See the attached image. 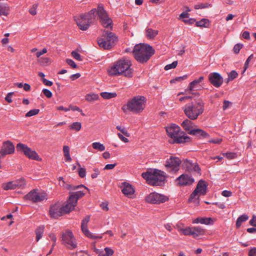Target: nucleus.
<instances>
[{
	"label": "nucleus",
	"mask_w": 256,
	"mask_h": 256,
	"mask_svg": "<svg viewBox=\"0 0 256 256\" xmlns=\"http://www.w3.org/2000/svg\"><path fill=\"white\" fill-rule=\"evenodd\" d=\"M116 128L118 130H120L122 133V134H124L126 137L130 136V134H129V132H128L125 128H122L120 126H116Z\"/></svg>",
	"instance_id": "de8ad7c7"
},
{
	"label": "nucleus",
	"mask_w": 256,
	"mask_h": 256,
	"mask_svg": "<svg viewBox=\"0 0 256 256\" xmlns=\"http://www.w3.org/2000/svg\"><path fill=\"white\" fill-rule=\"evenodd\" d=\"M63 186L66 189L68 190H76V189H78L80 188H82V187H84V188H85L86 189H88L86 187L84 186V185L82 184H80V185H78V186H72V185H70V184H64V183L63 184Z\"/></svg>",
	"instance_id": "a19ab883"
},
{
	"label": "nucleus",
	"mask_w": 256,
	"mask_h": 256,
	"mask_svg": "<svg viewBox=\"0 0 256 256\" xmlns=\"http://www.w3.org/2000/svg\"><path fill=\"white\" fill-rule=\"evenodd\" d=\"M248 219V216L247 214H244L239 216L236 222V227L238 228L242 225L243 222L246 221Z\"/></svg>",
	"instance_id": "c756f323"
},
{
	"label": "nucleus",
	"mask_w": 256,
	"mask_h": 256,
	"mask_svg": "<svg viewBox=\"0 0 256 256\" xmlns=\"http://www.w3.org/2000/svg\"><path fill=\"white\" fill-rule=\"evenodd\" d=\"M222 154L229 160L234 159L237 156L236 154L232 152L223 153Z\"/></svg>",
	"instance_id": "37998d69"
},
{
	"label": "nucleus",
	"mask_w": 256,
	"mask_h": 256,
	"mask_svg": "<svg viewBox=\"0 0 256 256\" xmlns=\"http://www.w3.org/2000/svg\"><path fill=\"white\" fill-rule=\"evenodd\" d=\"M248 256H256V248H252L250 250Z\"/></svg>",
	"instance_id": "0e129e2a"
},
{
	"label": "nucleus",
	"mask_w": 256,
	"mask_h": 256,
	"mask_svg": "<svg viewBox=\"0 0 256 256\" xmlns=\"http://www.w3.org/2000/svg\"><path fill=\"white\" fill-rule=\"evenodd\" d=\"M193 227V238H196L197 237L202 236L205 233V230L202 227L200 226H192Z\"/></svg>",
	"instance_id": "bb28decb"
},
{
	"label": "nucleus",
	"mask_w": 256,
	"mask_h": 256,
	"mask_svg": "<svg viewBox=\"0 0 256 256\" xmlns=\"http://www.w3.org/2000/svg\"><path fill=\"white\" fill-rule=\"evenodd\" d=\"M184 164H185L186 166L189 170H192V168L196 172H200V168L198 165H194L190 160H186L184 162Z\"/></svg>",
	"instance_id": "7c9ffc66"
},
{
	"label": "nucleus",
	"mask_w": 256,
	"mask_h": 256,
	"mask_svg": "<svg viewBox=\"0 0 256 256\" xmlns=\"http://www.w3.org/2000/svg\"><path fill=\"white\" fill-rule=\"evenodd\" d=\"M2 187L6 190L16 189V184L14 181L3 184Z\"/></svg>",
	"instance_id": "2f4dec72"
},
{
	"label": "nucleus",
	"mask_w": 256,
	"mask_h": 256,
	"mask_svg": "<svg viewBox=\"0 0 256 256\" xmlns=\"http://www.w3.org/2000/svg\"><path fill=\"white\" fill-rule=\"evenodd\" d=\"M154 52V50L152 46L148 44H136L132 50L134 58L142 64L147 62Z\"/></svg>",
	"instance_id": "20e7f679"
},
{
	"label": "nucleus",
	"mask_w": 256,
	"mask_h": 256,
	"mask_svg": "<svg viewBox=\"0 0 256 256\" xmlns=\"http://www.w3.org/2000/svg\"><path fill=\"white\" fill-rule=\"evenodd\" d=\"M209 6H210V4H196L194 6V8L196 10L198 9H202V8H208Z\"/></svg>",
	"instance_id": "09e8293b"
},
{
	"label": "nucleus",
	"mask_w": 256,
	"mask_h": 256,
	"mask_svg": "<svg viewBox=\"0 0 256 256\" xmlns=\"http://www.w3.org/2000/svg\"><path fill=\"white\" fill-rule=\"evenodd\" d=\"M14 152V146L9 140L4 142L0 150V154L4 157L6 154H10Z\"/></svg>",
	"instance_id": "f3484780"
},
{
	"label": "nucleus",
	"mask_w": 256,
	"mask_h": 256,
	"mask_svg": "<svg viewBox=\"0 0 256 256\" xmlns=\"http://www.w3.org/2000/svg\"><path fill=\"white\" fill-rule=\"evenodd\" d=\"M168 200L166 196L156 192H152L146 197V202L151 204L164 202Z\"/></svg>",
	"instance_id": "4468645a"
},
{
	"label": "nucleus",
	"mask_w": 256,
	"mask_h": 256,
	"mask_svg": "<svg viewBox=\"0 0 256 256\" xmlns=\"http://www.w3.org/2000/svg\"><path fill=\"white\" fill-rule=\"evenodd\" d=\"M50 214L51 216L54 218H58L62 214H65L62 206L58 204H56L51 206Z\"/></svg>",
	"instance_id": "a211bd4d"
},
{
	"label": "nucleus",
	"mask_w": 256,
	"mask_h": 256,
	"mask_svg": "<svg viewBox=\"0 0 256 256\" xmlns=\"http://www.w3.org/2000/svg\"><path fill=\"white\" fill-rule=\"evenodd\" d=\"M176 180L178 182V184L180 186H185L192 184L194 180L191 176L188 174H182L178 177Z\"/></svg>",
	"instance_id": "6ab92c4d"
},
{
	"label": "nucleus",
	"mask_w": 256,
	"mask_h": 256,
	"mask_svg": "<svg viewBox=\"0 0 256 256\" xmlns=\"http://www.w3.org/2000/svg\"><path fill=\"white\" fill-rule=\"evenodd\" d=\"M14 92H8L5 97V100L8 103H11L12 100V96L14 94Z\"/></svg>",
	"instance_id": "5fc2aeb1"
},
{
	"label": "nucleus",
	"mask_w": 256,
	"mask_h": 256,
	"mask_svg": "<svg viewBox=\"0 0 256 256\" xmlns=\"http://www.w3.org/2000/svg\"><path fill=\"white\" fill-rule=\"evenodd\" d=\"M212 221V218H197L192 220L193 224H210Z\"/></svg>",
	"instance_id": "a878e982"
},
{
	"label": "nucleus",
	"mask_w": 256,
	"mask_h": 256,
	"mask_svg": "<svg viewBox=\"0 0 256 256\" xmlns=\"http://www.w3.org/2000/svg\"><path fill=\"white\" fill-rule=\"evenodd\" d=\"M210 82L216 88H220L223 83V78L216 72H212L208 75Z\"/></svg>",
	"instance_id": "dca6fc26"
},
{
	"label": "nucleus",
	"mask_w": 256,
	"mask_h": 256,
	"mask_svg": "<svg viewBox=\"0 0 256 256\" xmlns=\"http://www.w3.org/2000/svg\"><path fill=\"white\" fill-rule=\"evenodd\" d=\"M14 182H15L16 188H24L26 184V182L23 178H20Z\"/></svg>",
	"instance_id": "58836bf2"
},
{
	"label": "nucleus",
	"mask_w": 256,
	"mask_h": 256,
	"mask_svg": "<svg viewBox=\"0 0 256 256\" xmlns=\"http://www.w3.org/2000/svg\"><path fill=\"white\" fill-rule=\"evenodd\" d=\"M180 231L184 236H193V227H187L184 228H180Z\"/></svg>",
	"instance_id": "c9c22d12"
},
{
	"label": "nucleus",
	"mask_w": 256,
	"mask_h": 256,
	"mask_svg": "<svg viewBox=\"0 0 256 256\" xmlns=\"http://www.w3.org/2000/svg\"><path fill=\"white\" fill-rule=\"evenodd\" d=\"M90 216H88L83 219L82 222L81 228L82 232L88 238L92 239H97L102 238V236H96L88 230L87 228V224L90 220Z\"/></svg>",
	"instance_id": "2eb2a0df"
},
{
	"label": "nucleus",
	"mask_w": 256,
	"mask_h": 256,
	"mask_svg": "<svg viewBox=\"0 0 256 256\" xmlns=\"http://www.w3.org/2000/svg\"><path fill=\"white\" fill-rule=\"evenodd\" d=\"M251 226L256 227V216H253L252 220L249 222Z\"/></svg>",
	"instance_id": "338daca9"
},
{
	"label": "nucleus",
	"mask_w": 256,
	"mask_h": 256,
	"mask_svg": "<svg viewBox=\"0 0 256 256\" xmlns=\"http://www.w3.org/2000/svg\"><path fill=\"white\" fill-rule=\"evenodd\" d=\"M96 13L104 27L108 28H112V20L109 18L103 6H98L97 10L92 9L89 12L81 14L75 19L79 28L82 30H86L89 28L92 19L94 18Z\"/></svg>",
	"instance_id": "f257e3e1"
},
{
	"label": "nucleus",
	"mask_w": 256,
	"mask_h": 256,
	"mask_svg": "<svg viewBox=\"0 0 256 256\" xmlns=\"http://www.w3.org/2000/svg\"><path fill=\"white\" fill-rule=\"evenodd\" d=\"M98 98V96L94 94H89L86 96V100L88 102L96 100Z\"/></svg>",
	"instance_id": "ea45409f"
},
{
	"label": "nucleus",
	"mask_w": 256,
	"mask_h": 256,
	"mask_svg": "<svg viewBox=\"0 0 256 256\" xmlns=\"http://www.w3.org/2000/svg\"><path fill=\"white\" fill-rule=\"evenodd\" d=\"M69 128L70 129L75 130L78 132L81 129L82 124L80 122H74L71 125L69 126Z\"/></svg>",
	"instance_id": "79ce46f5"
},
{
	"label": "nucleus",
	"mask_w": 256,
	"mask_h": 256,
	"mask_svg": "<svg viewBox=\"0 0 256 256\" xmlns=\"http://www.w3.org/2000/svg\"><path fill=\"white\" fill-rule=\"evenodd\" d=\"M222 194L225 197H230L232 196V192L230 191L224 190L222 192Z\"/></svg>",
	"instance_id": "680f3d73"
},
{
	"label": "nucleus",
	"mask_w": 256,
	"mask_h": 256,
	"mask_svg": "<svg viewBox=\"0 0 256 256\" xmlns=\"http://www.w3.org/2000/svg\"><path fill=\"white\" fill-rule=\"evenodd\" d=\"M62 244L70 249H74L77 246V243L72 232L67 230L62 233Z\"/></svg>",
	"instance_id": "9d476101"
},
{
	"label": "nucleus",
	"mask_w": 256,
	"mask_h": 256,
	"mask_svg": "<svg viewBox=\"0 0 256 256\" xmlns=\"http://www.w3.org/2000/svg\"><path fill=\"white\" fill-rule=\"evenodd\" d=\"M66 63L70 66L72 68H76L77 66L74 60L71 59H67L66 60Z\"/></svg>",
	"instance_id": "6e6d98bb"
},
{
	"label": "nucleus",
	"mask_w": 256,
	"mask_h": 256,
	"mask_svg": "<svg viewBox=\"0 0 256 256\" xmlns=\"http://www.w3.org/2000/svg\"><path fill=\"white\" fill-rule=\"evenodd\" d=\"M24 198L26 200L34 203L42 202L48 198L46 192L38 189H34L31 190L25 196Z\"/></svg>",
	"instance_id": "1a4fd4ad"
},
{
	"label": "nucleus",
	"mask_w": 256,
	"mask_h": 256,
	"mask_svg": "<svg viewBox=\"0 0 256 256\" xmlns=\"http://www.w3.org/2000/svg\"><path fill=\"white\" fill-rule=\"evenodd\" d=\"M116 92H102L100 93V96L104 99L108 100L115 98L116 96Z\"/></svg>",
	"instance_id": "4c0bfd02"
},
{
	"label": "nucleus",
	"mask_w": 256,
	"mask_h": 256,
	"mask_svg": "<svg viewBox=\"0 0 256 256\" xmlns=\"http://www.w3.org/2000/svg\"><path fill=\"white\" fill-rule=\"evenodd\" d=\"M42 93L48 98H50L52 96V92L46 88H44L42 90Z\"/></svg>",
	"instance_id": "603ef678"
},
{
	"label": "nucleus",
	"mask_w": 256,
	"mask_h": 256,
	"mask_svg": "<svg viewBox=\"0 0 256 256\" xmlns=\"http://www.w3.org/2000/svg\"><path fill=\"white\" fill-rule=\"evenodd\" d=\"M104 251L106 252V256H111L114 252L112 250L108 248H104Z\"/></svg>",
	"instance_id": "13d9d810"
},
{
	"label": "nucleus",
	"mask_w": 256,
	"mask_h": 256,
	"mask_svg": "<svg viewBox=\"0 0 256 256\" xmlns=\"http://www.w3.org/2000/svg\"><path fill=\"white\" fill-rule=\"evenodd\" d=\"M222 142V138H216V139H212L208 141L209 143H213L216 144H220Z\"/></svg>",
	"instance_id": "bf43d9fd"
},
{
	"label": "nucleus",
	"mask_w": 256,
	"mask_h": 256,
	"mask_svg": "<svg viewBox=\"0 0 256 256\" xmlns=\"http://www.w3.org/2000/svg\"><path fill=\"white\" fill-rule=\"evenodd\" d=\"M76 205V204H74L73 200H70V198L69 197L66 203L62 206L64 212L65 214L70 212L74 209Z\"/></svg>",
	"instance_id": "b1692460"
},
{
	"label": "nucleus",
	"mask_w": 256,
	"mask_h": 256,
	"mask_svg": "<svg viewBox=\"0 0 256 256\" xmlns=\"http://www.w3.org/2000/svg\"><path fill=\"white\" fill-rule=\"evenodd\" d=\"M190 134L194 136L200 138H204L210 137L208 133L200 128H194L193 130L190 132Z\"/></svg>",
	"instance_id": "5701e85b"
},
{
	"label": "nucleus",
	"mask_w": 256,
	"mask_h": 256,
	"mask_svg": "<svg viewBox=\"0 0 256 256\" xmlns=\"http://www.w3.org/2000/svg\"><path fill=\"white\" fill-rule=\"evenodd\" d=\"M243 45L240 44H236L233 48L234 52L236 54H238L240 52V50L242 48Z\"/></svg>",
	"instance_id": "864d4df0"
},
{
	"label": "nucleus",
	"mask_w": 256,
	"mask_h": 256,
	"mask_svg": "<svg viewBox=\"0 0 256 256\" xmlns=\"http://www.w3.org/2000/svg\"><path fill=\"white\" fill-rule=\"evenodd\" d=\"M210 24V21L206 18H202L200 21L196 22V25L198 27L208 28Z\"/></svg>",
	"instance_id": "72a5a7b5"
},
{
	"label": "nucleus",
	"mask_w": 256,
	"mask_h": 256,
	"mask_svg": "<svg viewBox=\"0 0 256 256\" xmlns=\"http://www.w3.org/2000/svg\"><path fill=\"white\" fill-rule=\"evenodd\" d=\"M182 110L188 118L190 120H196L203 114L204 103L202 100H194L186 104Z\"/></svg>",
	"instance_id": "7ed1b4c3"
},
{
	"label": "nucleus",
	"mask_w": 256,
	"mask_h": 256,
	"mask_svg": "<svg viewBox=\"0 0 256 256\" xmlns=\"http://www.w3.org/2000/svg\"><path fill=\"white\" fill-rule=\"evenodd\" d=\"M92 146L94 149L99 150L100 152H103L106 149L104 146L99 142H93L92 144Z\"/></svg>",
	"instance_id": "e433bc0d"
},
{
	"label": "nucleus",
	"mask_w": 256,
	"mask_h": 256,
	"mask_svg": "<svg viewBox=\"0 0 256 256\" xmlns=\"http://www.w3.org/2000/svg\"><path fill=\"white\" fill-rule=\"evenodd\" d=\"M164 172L157 169H148L142 174L148 184L152 186H160L165 180Z\"/></svg>",
	"instance_id": "423d86ee"
},
{
	"label": "nucleus",
	"mask_w": 256,
	"mask_h": 256,
	"mask_svg": "<svg viewBox=\"0 0 256 256\" xmlns=\"http://www.w3.org/2000/svg\"><path fill=\"white\" fill-rule=\"evenodd\" d=\"M72 56H73L74 58L76 60L82 61V60L81 58V56L76 52L73 51L72 52Z\"/></svg>",
	"instance_id": "3c124183"
},
{
	"label": "nucleus",
	"mask_w": 256,
	"mask_h": 256,
	"mask_svg": "<svg viewBox=\"0 0 256 256\" xmlns=\"http://www.w3.org/2000/svg\"><path fill=\"white\" fill-rule=\"evenodd\" d=\"M180 164L181 160L178 157L171 156L166 160L165 166L168 171L176 172L178 170Z\"/></svg>",
	"instance_id": "f8f14e48"
},
{
	"label": "nucleus",
	"mask_w": 256,
	"mask_h": 256,
	"mask_svg": "<svg viewBox=\"0 0 256 256\" xmlns=\"http://www.w3.org/2000/svg\"><path fill=\"white\" fill-rule=\"evenodd\" d=\"M168 135L173 139L174 142L178 144L185 142L190 140V138L180 130V127L176 124H172L166 128Z\"/></svg>",
	"instance_id": "0eeeda50"
},
{
	"label": "nucleus",
	"mask_w": 256,
	"mask_h": 256,
	"mask_svg": "<svg viewBox=\"0 0 256 256\" xmlns=\"http://www.w3.org/2000/svg\"><path fill=\"white\" fill-rule=\"evenodd\" d=\"M10 10V8L7 4L0 2V15L7 16Z\"/></svg>",
	"instance_id": "cd10ccee"
},
{
	"label": "nucleus",
	"mask_w": 256,
	"mask_h": 256,
	"mask_svg": "<svg viewBox=\"0 0 256 256\" xmlns=\"http://www.w3.org/2000/svg\"><path fill=\"white\" fill-rule=\"evenodd\" d=\"M37 7H38L37 4H33L32 7L31 8H30L29 10L30 13L33 16L36 15V14Z\"/></svg>",
	"instance_id": "8fccbe9b"
},
{
	"label": "nucleus",
	"mask_w": 256,
	"mask_h": 256,
	"mask_svg": "<svg viewBox=\"0 0 256 256\" xmlns=\"http://www.w3.org/2000/svg\"><path fill=\"white\" fill-rule=\"evenodd\" d=\"M132 65L130 59L122 58L111 66L108 72L110 76H122L126 78H132L134 73V70L131 68Z\"/></svg>",
	"instance_id": "f03ea898"
},
{
	"label": "nucleus",
	"mask_w": 256,
	"mask_h": 256,
	"mask_svg": "<svg viewBox=\"0 0 256 256\" xmlns=\"http://www.w3.org/2000/svg\"><path fill=\"white\" fill-rule=\"evenodd\" d=\"M84 195V193L80 190L75 192H70L69 197L70 198V200H73L74 204H77L78 200Z\"/></svg>",
	"instance_id": "393cba45"
},
{
	"label": "nucleus",
	"mask_w": 256,
	"mask_h": 256,
	"mask_svg": "<svg viewBox=\"0 0 256 256\" xmlns=\"http://www.w3.org/2000/svg\"><path fill=\"white\" fill-rule=\"evenodd\" d=\"M122 192L126 196L132 198L134 193V189L130 184L124 182L122 184Z\"/></svg>",
	"instance_id": "aec40b11"
},
{
	"label": "nucleus",
	"mask_w": 256,
	"mask_h": 256,
	"mask_svg": "<svg viewBox=\"0 0 256 256\" xmlns=\"http://www.w3.org/2000/svg\"><path fill=\"white\" fill-rule=\"evenodd\" d=\"M47 52V50L46 48H43L41 51L38 52L36 53V56L38 58L40 57L42 55L46 54Z\"/></svg>",
	"instance_id": "774afa93"
},
{
	"label": "nucleus",
	"mask_w": 256,
	"mask_h": 256,
	"mask_svg": "<svg viewBox=\"0 0 256 256\" xmlns=\"http://www.w3.org/2000/svg\"><path fill=\"white\" fill-rule=\"evenodd\" d=\"M44 226H40L35 230L36 242H38L42 238L44 233Z\"/></svg>",
	"instance_id": "c85d7f7f"
},
{
	"label": "nucleus",
	"mask_w": 256,
	"mask_h": 256,
	"mask_svg": "<svg viewBox=\"0 0 256 256\" xmlns=\"http://www.w3.org/2000/svg\"><path fill=\"white\" fill-rule=\"evenodd\" d=\"M146 102V99L144 96H136L129 100L126 104L122 106V109L124 113L130 112L139 114L144 109Z\"/></svg>",
	"instance_id": "39448f33"
},
{
	"label": "nucleus",
	"mask_w": 256,
	"mask_h": 256,
	"mask_svg": "<svg viewBox=\"0 0 256 256\" xmlns=\"http://www.w3.org/2000/svg\"><path fill=\"white\" fill-rule=\"evenodd\" d=\"M183 22L185 24H192L196 22V20L194 18H190L188 20H183Z\"/></svg>",
	"instance_id": "e2e57ef3"
},
{
	"label": "nucleus",
	"mask_w": 256,
	"mask_h": 256,
	"mask_svg": "<svg viewBox=\"0 0 256 256\" xmlns=\"http://www.w3.org/2000/svg\"><path fill=\"white\" fill-rule=\"evenodd\" d=\"M146 36L150 39L154 38L158 34V31L152 28H148L146 30Z\"/></svg>",
	"instance_id": "473e14b6"
},
{
	"label": "nucleus",
	"mask_w": 256,
	"mask_h": 256,
	"mask_svg": "<svg viewBox=\"0 0 256 256\" xmlns=\"http://www.w3.org/2000/svg\"><path fill=\"white\" fill-rule=\"evenodd\" d=\"M86 169L82 168H80L78 170V174L80 178H84L86 176Z\"/></svg>",
	"instance_id": "4d7b16f0"
},
{
	"label": "nucleus",
	"mask_w": 256,
	"mask_h": 256,
	"mask_svg": "<svg viewBox=\"0 0 256 256\" xmlns=\"http://www.w3.org/2000/svg\"><path fill=\"white\" fill-rule=\"evenodd\" d=\"M39 112H40V110L38 109L34 108V109L31 110L26 114V117H30L32 116H35V115L38 114Z\"/></svg>",
	"instance_id": "c03bdc74"
},
{
	"label": "nucleus",
	"mask_w": 256,
	"mask_h": 256,
	"mask_svg": "<svg viewBox=\"0 0 256 256\" xmlns=\"http://www.w3.org/2000/svg\"><path fill=\"white\" fill-rule=\"evenodd\" d=\"M204 80V76H200L198 79L194 80L189 84L188 88L190 91L198 90L201 88L200 83Z\"/></svg>",
	"instance_id": "4be33fe9"
},
{
	"label": "nucleus",
	"mask_w": 256,
	"mask_h": 256,
	"mask_svg": "<svg viewBox=\"0 0 256 256\" xmlns=\"http://www.w3.org/2000/svg\"><path fill=\"white\" fill-rule=\"evenodd\" d=\"M178 65V61L176 60L173 62L172 64H167L164 68L165 70H169L170 69L175 68Z\"/></svg>",
	"instance_id": "a18cd8bd"
},
{
	"label": "nucleus",
	"mask_w": 256,
	"mask_h": 256,
	"mask_svg": "<svg viewBox=\"0 0 256 256\" xmlns=\"http://www.w3.org/2000/svg\"><path fill=\"white\" fill-rule=\"evenodd\" d=\"M238 76V74L236 71L232 70L228 74V79L230 80H232L236 78Z\"/></svg>",
	"instance_id": "49530a36"
},
{
	"label": "nucleus",
	"mask_w": 256,
	"mask_h": 256,
	"mask_svg": "<svg viewBox=\"0 0 256 256\" xmlns=\"http://www.w3.org/2000/svg\"><path fill=\"white\" fill-rule=\"evenodd\" d=\"M117 40V37L114 33L104 30L101 37L98 38V44L100 48L109 50L114 46Z\"/></svg>",
	"instance_id": "6e6552de"
},
{
	"label": "nucleus",
	"mask_w": 256,
	"mask_h": 256,
	"mask_svg": "<svg viewBox=\"0 0 256 256\" xmlns=\"http://www.w3.org/2000/svg\"><path fill=\"white\" fill-rule=\"evenodd\" d=\"M63 152L64 153V156L65 157V160L66 162H70L72 161V158L70 154V148L67 146H64L63 147Z\"/></svg>",
	"instance_id": "f704fd0d"
},
{
	"label": "nucleus",
	"mask_w": 256,
	"mask_h": 256,
	"mask_svg": "<svg viewBox=\"0 0 256 256\" xmlns=\"http://www.w3.org/2000/svg\"><path fill=\"white\" fill-rule=\"evenodd\" d=\"M42 81L43 82V83L46 85V86H51L52 85V82L49 80H48L46 79L45 78H42Z\"/></svg>",
	"instance_id": "69168bd1"
},
{
	"label": "nucleus",
	"mask_w": 256,
	"mask_h": 256,
	"mask_svg": "<svg viewBox=\"0 0 256 256\" xmlns=\"http://www.w3.org/2000/svg\"><path fill=\"white\" fill-rule=\"evenodd\" d=\"M16 150L22 152L26 157L32 160H38V156L37 153L28 148L26 145L19 143L16 146Z\"/></svg>",
	"instance_id": "ddd939ff"
},
{
	"label": "nucleus",
	"mask_w": 256,
	"mask_h": 256,
	"mask_svg": "<svg viewBox=\"0 0 256 256\" xmlns=\"http://www.w3.org/2000/svg\"><path fill=\"white\" fill-rule=\"evenodd\" d=\"M192 120H190L189 118H187L184 120L181 124L182 128L190 134V132L193 130L195 127H196V126Z\"/></svg>",
	"instance_id": "412c9836"
},
{
	"label": "nucleus",
	"mask_w": 256,
	"mask_h": 256,
	"mask_svg": "<svg viewBox=\"0 0 256 256\" xmlns=\"http://www.w3.org/2000/svg\"><path fill=\"white\" fill-rule=\"evenodd\" d=\"M101 208L104 211L108 210V203L107 202H103L100 204Z\"/></svg>",
	"instance_id": "052dcab7"
},
{
	"label": "nucleus",
	"mask_w": 256,
	"mask_h": 256,
	"mask_svg": "<svg viewBox=\"0 0 256 256\" xmlns=\"http://www.w3.org/2000/svg\"><path fill=\"white\" fill-rule=\"evenodd\" d=\"M206 185L204 181L200 180L198 182L196 188L190 194L189 201L190 202H194L198 198V196L204 195L206 194Z\"/></svg>",
	"instance_id": "9b49d317"
}]
</instances>
